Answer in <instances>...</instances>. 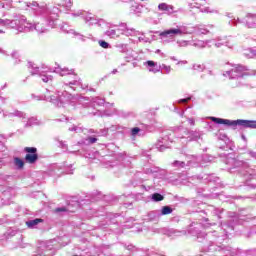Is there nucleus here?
Masks as SVG:
<instances>
[{
  "label": "nucleus",
  "instance_id": "nucleus-51",
  "mask_svg": "<svg viewBox=\"0 0 256 256\" xmlns=\"http://www.w3.org/2000/svg\"><path fill=\"white\" fill-rule=\"evenodd\" d=\"M138 41H139L140 43H150V39L147 38L146 36H140V37H138Z\"/></svg>",
  "mask_w": 256,
  "mask_h": 256
},
{
  "label": "nucleus",
  "instance_id": "nucleus-45",
  "mask_svg": "<svg viewBox=\"0 0 256 256\" xmlns=\"http://www.w3.org/2000/svg\"><path fill=\"white\" fill-rule=\"evenodd\" d=\"M160 71H165L166 75H169V73H171V66L161 64L160 65Z\"/></svg>",
  "mask_w": 256,
  "mask_h": 256
},
{
  "label": "nucleus",
  "instance_id": "nucleus-52",
  "mask_svg": "<svg viewBox=\"0 0 256 256\" xmlns=\"http://www.w3.org/2000/svg\"><path fill=\"white\" fill-rule=\"evenodd\" d=\"M247 127H249L250 129H256V121L248 120Z\"/></svg>",
  "mask_w": 256,
  "mask_h": 256
},
{
  "label": "nucleus",
  "instance_id": "nucleus-58",
  "mask_svg": "<svg viewBox=\"0 0 256 256\" xmlns=\"http://www.w3.org/2000/svg\"><path fill=\"white\" fill-rule=\"evenodd\" d=\"M89 114H90V115L97 116V115H101V112L95 111V112H89Z\"/></svg>",
  "mask_w": 256,
  "mask_h": 256
},
{
  "label": "nucleus",
  "instance_id": "nucleus-7",
  "mask_svg": "<svg viewBox=\"0 0 256 256\" xmlns=\"http://www.w3.org/2000/svg\"><path fill=\"white\" fill-rule=\"evenodd\" d=\"M29 69H32L30 71L31 75H38L43 81V83H47L48 85H51L53 83V75L49 74V71H51V68H45V67H38L37 64L33 62L28 63Z\"/></svg>",
  "mask_w": 256,
  "mask_h": 256
},
{
  "label": "nucleus",
  "instance_id": "nucleus-20",
  "mask_svg": "<svg viewBox=\"0 0 256 256\" xmlns=\"http://www.w3.org/2000/svg\"><path fill=\"white\" fill-rule=\"evenodd\" d=\"M28 229H37L41 223H45L42 218H35L25 222Z\"/></svg>",
  "mask_w": 256,
  "mask_h": 256
},
{
  "label": "nucleus",
  "instance_id": "nucleus-15",
  "mask_svg": "<svg viewBox=\"0 0 256 256\" xmlns=\"http://www.w3.org/2000/svg\"><path fill=\"white\" fill-rule=\"evenodd\" d=\"M117 31L120 35H125L126 37H134L137 35V30H135V28H130L127 23H121Z\"/></svg>",
  "mask_w": 256,
  "mask_h": 256
},
{
  "label": "nucleus",
  "instance_id": "nucleus-46",
  "mask_svg": "<svg viewBox=\"0 0 256 256\" xmlns=\"http://www.w3.org/2000/svg\"><path fill=\"white\" fill-rule=\"evenodd\" d=\"M119 129H121V126H119V125H112L109 128H107L108 133L109 132L110 133H115V132L119 131Z\"/></svg>",
  "mask_w": 256,
  "mask_h": 256
},
{
  "label": "nucleus",
  "instance_id": "nucleus-10",
  "mask_svg": "<svg viewBox=\"0 0 256 256\" xmlns=\"http://www.w3.org/2000/svg\"><path fill=\"white\" fill-rule=\"evenodd\" d=\"M83 21L86 23V25H88V27H93V25H97L102 29L104 27H107V22L104 19L97 18V16L93 15L90 12H86Z\"/></svg>",
  "mask_w": 256,
  "mask_h": 256
},
{
  "label": "nucleus",
  "instance_id": "nucleus-29",
  "mask_svg": "<svg viewBox=\"0 0 256 256\" xmlns=\"http://www.w3.org/2000/svg\"><path fill=\"white\" fill-rule=\"evenodd\" d=\"M171 167L176 171H179V169H187V167L189 166H187V163H185L184 161L175 160L171 163Z\"/></svg>",
  "mask_w": 256,
  "mask_h": 256
},
{
  "label": "nucleus",
  "instance_id": "nucleus-2",
  "mask_svg": "<svg viewBox=\"0 0 256 256\" xmlns=\"http://www.w3.org/2000/svg\"><path fill=\"white\" fill-rule=\"evenodd\" d=\"M199 221L198 224L195 222L190 224V229L188 230L190 235L197 237L198 241H206L202 248L205 253H225V245H223V241H225L224 235H217V231L205 233L199 230V227L209 229V227L216 225L215 222H211L209 218H202ZM195 225H198V227Z\"/></svg>",
  "mask_w": 256,
  "mask_h": 256
},
{
  "label": "nucleus",
  "instance_id": "nucleus-47",
  "mask_svg": "<svg viewBox=\"0 0 256 256\" xmlns=\"http://www.w3.org/2000/svg\"><path fill=\"white\" fill-rule=\"evenodd\" d=\"M0 7H2V9H11V7H13V1H9L5 3H0Z\"/></svg>",
  "mask_w": 256,
  "mask_h": 256
},
{
  "label": "nucleus",
  "instance_id": "nucleus-60",
  "mask_svg": "<svg viewBox=\"0 0 256 256\" xmlns=\"http://www.w3.org/2000/svg\"><path fill=\"white\" fill-rule=\"evenodd\" d=\"M201 13H209V8L200 9Z\"/></svg>",
  "mask_w": 256,
  "mask_h": 256
},
{
  "label": "nucleus",
  "instance_id": "nucleus-43",
  "mask_svg": "<svg viewBox=\"0 0 256 256\" xmlns=\"http://www.w3.org/2000/svg\"><path fill=\"white\" fill-rule=\"evenodd\" d=\"M192 69L194 71H198V73H202V71H205V65H203V64H194Z\"/></svg>",
  "mask_w": 256,
  "mask_h": 256
},
{
  "label": "nucleus",
  "instance_id": "nucleus-50",
  "mask_svg": "<svg viewBox=\"0 0 256 256\" xmlns=\"http://www.w3.org/2000/svg\"><path fill=\"white\" fill-rule=\"evenodd\" d=\"M99 45L100 47H102V49H109L110 44L108 42H106L105 40H99Z\"/></svg>",
  "mask_w": 256,
  "mask_h": 256
},
{
  "label": "nucleus",
  "instance_id": "nucleus-61",
  "mask_svg": "<svg viewBox=\"0 0 256 256\" xmlns=\"http://www.w3.org/2000/svg\"><path fill=\"white\" fill-rule=\"evenodd\" d=\"M132 205H133V203H131V202H124L125 207H131Z\"/></svg>",
  "mask_w": 256,
  "mask_h": 256
},
{
  "label": "nucleus",
  "instance_id": "nucleus-25",
  "mask_svg": "<svg viewBox=\"0 0 256 256\" xmlns=\"http://www.w3.org/2000/svg\"><path fill=\"white\" fill-rule=\"evenodd\" d=\"M192 2H188L189 9H201L204 5L207 4V0H190Z\"/></svg>",
  "mask_w": 256,
  "mask_h": 256
},
{
  "label": "nucleus",
  "instance_id": "nucleus-42",
  "mask_svg": "<svg viewBox=\"0 0 256 256\" xmlns=\"http://www.w3.org/2000/svg\"><path fill=\"white\" fill-rule=\"evenodd\" d=\"M107 135H109V130H107V128L97 130V137H107Z\"/></svg>",
  "mask_w": 256,
  "mask_h": 256
},
{
  "label": "nucleus",
  "instance_id": "nucleus-9",
  "mask_svg": "<svg viewBox=\"0 0 256 256\" xmlns=\"http://www.w3.org/2000/svg\"><path fill=\"white\" fill-rule=\"evenodd\" d=\"M191 31L186 26H177V28H170L160 33V37L165 39L167 37H175V35H191Z\"/></svg>",
  "mask_w": 256,
  "mask_h": 256
},
{
  "label": "nucleus",
  "instance_id": "nucleus-49",
  "mask_svg": "<svg viewBox=\"0 0 256 256\" xmlns=\"http://www.w3.org/2000/svg\"><path fill=\"white\" fill-rule=\"evenodd\" d=\"M116 47L121 53H127V44H118Z\"/></svg>",
  "mask_w": 256,
  "mask_h": 256
},
{
  "label": "nucleus",
  "instance_id": "nucleus-36",
  "mask_svg": "<svg viewBox=\"0 0 256 256\" xmlns=\"http://www.w3.org/2000/svg\"><path fill=\"white\" fill-rule=\"evenodd\" d=\"M209 43H211V45H214V47H216L217 49L225 45V41H223V39L220 37L210 40Z\"/></svg>",
  "mask_w": 256,
  "mask_h": 256
},
{
  "label": "nucleus",
  "instance_id": "nucleus-39",
  "mask_svg": "<svg viewBox=\"0 0 256 256\" xmlns=\"http://www.w3.org/2000/svg\"><path fill=\"white\" fill-rule=\"evenodd\" d=\"M87 11L84 10H77L71 14L72 17H81V19H85Z\"/></svg>",
  "mask_w": 256,
  "mask_h": 256
},
{
  "label": "nucleus",
  "instance_id": "nucleus-40",
  "mask_svg": "<svg viewBox=\"0 0 256 256\" xmlns=\"http://www.w3.org/2000/svg\"><path fill=\"white\" fill-rule=\"evenodd\" d=\"M178 47H189L191 45V40H178L176 41Z\"/></svg>",
  "mask_w": 256,
  "mask_h": 256
},
{
  "label": "nucleus",
  "instance_id": "nucleus-48",
  "mask_svg": "<svg viewBox=\"0 0 256 256\" xmlns=\"http://www.w3.org/2000/svg\"><path fill=\"white\" fill-rule=\"evenodd\" d=\"M206 157L205 159H202V164L203 163H211V161H213V156H209V154H204V155H200V157Z\"/></svg>",
  "mask_w": 256,
  "mask_h": 256
},
{
  "label": "nucleus",
  "instance_id": "nucleus-56",
  "mask_svg": "<svg viewBox=\"0 0 256 256\" xmlns=\"http://www.w3.org/2000/svg\"><path fill=\"white\" fill-rule=\"evenodd\" d=\"M142 155H143L144 157H151V154H149V151H147V150L143 151V152H142Z\"/></svg>",
  "mask_w": 256,
  "mask_h": 256
},
{
  "label": "nucleus",
  "instance_id": "nucleus-64",
  "mask_svg": "<svg viewBox=\"0 0 256 256\" xmlns=\"http://www.w3.org/2000/svg\"><path fill=\"white\" fill-rule=\"evenodd\" d=\"M5 101H7V99H6V98H4V97H0V103H5Z\"/></svg>",
  "mask_w": 256,
  "mask_h": 256
},
{
  "label": "nucleus",
  "instance_id": "nucleus-59",
  "mask_svg": "<svg viewBox=\"0 0 256 256\" xmlns=\"http://www.w3.org/2000/svg\"><path fill=\"white\" fill-rule=\"evenodd\" d=\"M126 249H127L128 251H133L134 246L130 244V245L126 246Z\"/></svg>",
  "mask_w": 256,
  "mask_h": 256
},
{
  "label": "nucleus",
  "instance_id": "nucleus-32",
  "mask_svg": "<svg viewBox=\"0 0 256 256\" xmlns=\"http://www.w3.org/2000/svg\"><path fill=\"white\" fill-rule=\"evenodd\" d=\"M68 131H73L74 133H85L87 129L81 126V124H73L71 127L68 128Z\"/></svg>",
  "mask_w": 256,
  "mask_h": 256
},
{
  "label": "nucleus",
  "instance_id": "nucleus-24",
  "mask_svg": "<svg viewBox=\"0 0 256 256\" xmlns=\"http://www.w3.org/2000/svg\"><path fill=\"white\" fill-rule=\"evenodd\" d=\"M189 136H188V143L191 141H199V139H201V137L203 136V132L199 131V130H190L189 132H186Z\"/></svg>",
  "mask_w": 256,
  "mask_h": 256
},
{
  "label": "nucleus",
  "instance_id": "nucleus-6",
  "mask_svg": "<svg viewBox=\"0 0 256 256\" xmlns=\"http://www.w3.org/2000/svg\"><path fill=\"white\" fill-rule=\"evenodd\" d=\"M41 13L43 15L44 19H47L48 25L53 29L55 27L56 21L59 18V13H61V10L59 7H52V8H47L45 6H40L38 8V15Z\"/></svg>",
  "mask_w": 256,
  "mask_h": 256
},
{
  "label": "nucleus",
  "instance_id": "nucleus-13",
  "mask_svg": "<svg viewBox=\"0 0 256 256\" xmlns=\"http://www.w3.org/2000/svg\"><path fill=\"white\" fill-rule=\"evenodd\" d=\"M15 7H17V9H32L33 11H36V15H38L39 13V3L37 2H25L23 0H19L18 2H15Z\"/></svg>",
  "mask_w": 256,
  "mask_h": 256
},
{
  "label": "nucleus",
  "instance_id": "nucleus-57",
  "mask_svg": "<svg viewBox=\"0 0 256 256\" xmlns=\"http://www.w3.org/2000/svg\"><path fill=\"white\" fill-rule=\"evenodd\" d=\"M177 65H187V60L178 61Z\"/></svg>",
  "mask_w": 256,
  "mask_h": 256
},
{
  "label": "nucleus",
  "instance_id": "nucleus-4",
  "mask_svg": "<svg viewBox=\"0 0 256 256\" xmlns=\"http://www.w3.org/2000/svg\"><path fill=\"white\" fill-rule=\"evenodd\" d=\"M0 26L6 29H13L17 33L33 31V23L21 14H14L12 19H0Z\"/></svg>",
  "mask_w": 256,
  "mask_h": 256
},
{
  "label": "nucleus",
  "instance_id": "nucleus-37",
  "mask_svg": "<svg viewBox=\"0 0 256 256\" xmlns=\"http://www.w3.org/2000/svg\"><path fill=\"white\" fill-rule=\"evenodd\" d=\"M130 135L131 137H143V130H141V128L139 127H133L130 130Z\"/></svg>",
  "mask_w": 256,
  "mask_h": 256
},
{
  "label": "nucleus",
  "instance_id": "nucleus-12",
  "mask_svg": "<svg viewBox=\"0 0 256 256\" xmlns=\"http://www.w3.org/2000/svg\"><path fill=\"white\" fill-rule=\"evenodd\" d=\"M209 156H201V155H188L187 159V167H203V159Z\"/></svg>",
  "mask_w": 256,
  "mask_h": 256
},
{
  "label": "nucleus",
  "instance_id": "nucleus-21",
  "mask_svg": "<svg viewBox=\"0 0 256 256\" xmlns=\"http://www.w3.org/2000/svg\"><path fill=\"white\" fill-rule=\"evenodd\" d=\"M158 11H165L168 15L175 13V6L162 2L158 5Z\"/></svg>",
  "mask_w": 256,
  "mask_h": 256
},
{
  "label": "nucleus",
  "instance_id": "nucleus-1",
  "mask_svg": "<svg viewBox=\"0 0 256 256\" xmlns=\"http://www.w3.org/2000/svg\"><path fill=\"white\" fill-rule=\"evenodd\" d=\"M54 73H58L61 77H65L67 75L71 76V80L68 82H64L63 84V92L61 94L49 95L45 94L44 96H35L32 94V99H37V101H48L55 105V107H65V105H72V107H77L78 105H82V107H101L105 105V99L100 97H95L90 99L89 97L73 95L72 91H79V89H87V85H83V81L80 79L77 74H75L73 69L69 68H61L56 67L54 69Z\"/></svg>",
  "mask_w": 256,
  "mask_h": 256
},
{
  "label": "nucleus",
  "instance_id": "nucleus-3",
  "mask_svg": "<svg viewBox=\"0 0 256 256\" xmlns=\"http://www.w3.org/2000/svg\"><path fill=\"white\" fill-rule=\"evenodd\" d=\"M190 130L189 128H185L183 126H180L177 128V130L175 132H171V131H164L162 133L163 137H161L157 143H156V149H158V151H165V149H169V143H173V137H177V139H182L183 142L182 143H188L189 140V134Z\"/></svg>",
  "mask_w": 256,
  "mask_h": 256
},
{
  "label": "nucleus",
  "instance_id": "nucleus-23",
  "mask_svg": "<svg viewBox=\"0 0 256 256\" xmlns=\"http://www.w3.org/2000/svg\"><path fill=\"white\" fill-rule=\"evenodd\" d=\"M213 27V24L198 25L195 27V31L198 35H207L209 33V29H213Z\"/></svg>",
  "mask_w": 256,
  "mask_h": 256
},
{
  "label": "nucleus",
  "instance_id": "nucleus-31",
  "mask_svg": "<svg viewBox=\"0 0 256 256\" xmlns=\"http://www.w3.org/2000/svg\"><path fill=\"white\" fill-rule=\"evenodd\" d=\"M115 113L116 115H118V117H122L123 119H127L129 117H135V113L125 111V110H115Z\"/></svg>",
  "mask_w": 256,
  "mask_h": 256
},
{
  "label": "nucleus",
  "instance_id": "nucleus-35",
  "mask_svg": "<svg viewBox=\"0 0 256 256\" xmlns=\"http://www.w3.org/2000/svg\"><path fill=\"white\" fill-rule=\"evenodd\" d=\"M57 5H58V7H63L64 9H66V11H69V9H71V7H73V1L61 0V2L58 3Z\"/></svg>",
  "mask_w": 256,
  "mask_h": 256
},
{
  "label": "nucleus",
  "instance_id": "nucleus-44",
  "mask_svg": "<svg viewBox=\"0 0 256 256\" xmlns=\"http://www.w3.org/2000/svg\"><path fill=\"white\" fill-rule=\"evenodd\" d=\"M12 59H15V65H18V63H21V60L19 59V52L18 51H13L11 53Z\"/></svg>",
  "mask_w": 256,
  "mask_h": 256
},
{
  "label": "nucleus",
  "instance_id": "nucleus-54",
  "mask_svg": "<svg viewBox=\"0 0 256 256\" xmlns=\"http://www.w3.org/2000/svg\"><path fill=\"white\" fill-rule=\"evenodd\" d=\"M142 188L145 189V191H151V189H153L154 186L153 185H151V186L142 185Z\"/></svg>",
  "mask_w": 256,
  "mask_h": 256
},
{
  "label": "nucleus",
  "instance_id": "nucleus-41",
  "mask_svg": "<svg viewBox=\"0 0 256 256\" xmlns=\"http://www.w3.org/2000/svg\"><path fill=\"white\" fill-rule=\"evenodd\" d=\"M191 41V46L192 47H198V49H201L203 47H205V42L201 41V40H198V41H193V40H190Z\"/></svg>",
  "mask_w": 256,
  "mask_h": 256
},
{
  "label": "nucleus",
  "instance_id": "nucleus-53",
  "mask_svg": "<svg viewBox=\"0 0 256 256\" xmlns=\"http://www.w3.org/2000/svg\"><path fill=\"white\" fill-rule=\"evenodd\" d=\"M187 121L191 127H195V118L187 117Z\"/></svg>",
  "mask_w": 256,
  "mask_h": 256
},
{
  "label": "nucleus",
  "instance_id": "nucleus-55",
  "mask_svg": "<svg viewBox=\"0 0 256 256\" xmlns=\"http://www.w3.org/2000/svg\"><path fill=\"white\" fill-rule=\"evenodd\" d=\"M86 131H87V133L97 135V130H95V129H89V130H86Z\"/></svg>",
  "mask_w": 256,
  "mask_h": 256
},
{
  "label": "nucleus",
  "instance_id": "nucleus-62",
  "mask_svg": "<svg viewBox=\"0 0 256 256\" xmlns=\"http://www.w3.org/2000/svg\"><path fill=\"white\" fill-rule=\"evenodd\" d=\"M169 232H170L171 235H177V230L172 229V230H169Z\"/></svg>",
  "mask_w": 256,
  "mask_h": 256
},
{
  "label": "nucleus",
  "instance_id": "nucleus-14",
  "mask_svg": "<svg viewBox=\"0 0 256 256\" xmlns=\"http://www.w3.org/2000/svg\"><path fill=\"white\" fill-rule=\"evenodd\" d=\"M189 101H191V97L182 98V99L174 102L173 106H174L175 113L180 115V117H183V115H185V110L183 109V105H187V103H189Z\"/></svg>",
  "mask_w": 256,
  "mask_h": 256
},
{
  "label": "nucleus",
  "instance_id": "nucleus-18",
  "mask_svg": "<svg viewBox=\"0 0 256 256\" xmlns=\"http://www.w3.org/2000/svg\"><path fill=\"white\" fill-rule=\"evenodd\" d=\"M44 22H38L35 24H32L33 26V30L37 31V33H45L47 31V27H51L48 22L47 19L44 18Z\"/></svg>",
  "mask_w": 256,
  "mask_h": 256
},
{
  "label": "nucleus",
  "instance_id": "nucleus-22",
  "mask_svg": "<svg viewBox=\"0 0 256 256\" xmlns=\"http://www.w3.org/2000/svg\"><path fill=\"white\" fill-rule=\"evenodd\" d=\"M130 11H131V13H134V15H141V13H143V5H141L135 1H131L130 2Z\"/></svg>",
  "mask_w": 256,
  "mask_h": 256
},
{
  "label": "nucleus",
  "instance_id": "nucleus-17",
  "mask_svg": "<svg viewBox=\"0 0 256 256\" xmlns=\"http://www.w3.org/2000/svg\"><path fill=\"white\" fill-rule=\"evenodd\" d=\"M144 173H146V175H154V177L161 178L165 177L166 171L164 169L154 166L150 168H145Z\"/></svg>",
  "mask_w": 256,
  "mask_h": 256
},
{
  "label": "nucleus",
  "instance_id": "nucleus-28",
  "mask_svg": "<svg viewBox=\"0 0 256 256\" xmlns=\"http://www.w3.org/2000/svg\"><path fill=\"white\" fill-rule=\"evenodd\" d=\"M248 120H237V121H231V120H225V125H228L230 127H237V125H240L242 127H247Z\"/></svg>",
  "mask_w": 256,
  "mask_h": 256
},
{
  "label": "nucleus",
  "instance_id": "nucleus-5",
  "mask_svg": "<svg viewBox=\"0 0 256 256\" xmlns=\"http://www.w3.org/2000/svg\"><path fill=\"white\" fill-rule=\"evenodd\" d=\"M204 119H208L210 122H205L204 129L209 133H213V131H218L216 133V137L219 141H225V130H220V125H225V119L218 118L215 116H207Z\"/></svg>",
  "mask_w": 256,
  "mask_h": 256
},
{
  "label": "nucleus",
  "instance_id": "nucleus-11",
  "mask_svg": "<svg viewBox=\"0 0 256 256\" xmlns=\"http://www.w3.org/2000/svg\"><path fill=\"white\" fill-rule=\"evenodd\" d=\"M24 153H26V156L24 158V161L26 163L34 165V163H37V161H39V154L37 153L36 147H25Z\"/></svg>",
  "mask_w": 256,
  "mask_h": 256
},
{
  "label": "nucleus",
  "instance_id": "nucleus-16",
  "mask_svg": "<svg viewBox=\"0 0 256 256\" xmlns=\"http://www.w3.org/2000/svg\"><path fill=\"white\" fill-rule=\"evenodd\" d=\"M77 207H79V204L77 202H75L74 204H68L67 206H61V207H57L54 210V213H75V210L77 209Z\"/></svg>",
  "mask_w": 256,
  "mask_h": 256
},
{
  "label": "nucleus",
  "instance_id": "nucleus-26",
  "mask_svg": "<svg viewBox=\"0 0 256 256\" xmlns=\"http://www.w3.org/2000/svg\"><path fill=\"white\" fill-rule=\"evenodd\" d=\"M160 217H161V214L159 213V210L150 211L148 212L145 218V221H148V222L159 221Z\"/></svg>",
  "mask_w": 256,
  "mask_h": 256
},
{
  "label": "nucleus",
  "instance_id": "nucleus-30",
  "mask_svg": "<svg viewBox=\"0 0 256 256\" xmlns=\"http://www.w3.org/2000/svg\"><path fill=\"white\" fill-rule=\"evenodd\" d=\"M14 167L17 169V171H21L23 167H25V161L21 159L20 157H14L13 158Z\"/></svg>",
  "mask_w": 256,
  "mask_h": 256
},
{
  "label": "nucleus",
  "instance_id": "nucleus-27",
  "mask_svg": "<svg viewBox=\"0 0 256 256\" xmlns=\"http://www.w3.org/2000/svg\"><path fill=\"white\" fill-rule=\"evenodd\" d=\"M97 141H99V138H97V135L88 136L87 138L79 141L78 145H94V143H97Z\"/></svg>",
  "mask_w": 256,
  "mask_h": 256
},
{
  "label": "nucleus",
  "instance_id": "nucleus-63",
  "mask_svg": "<svg viewBox=\"0 0 256 256\" xmlns=\"http://www.w3.org/2000/svg\"><path fill=\"white\" fill-rule=\"evenodd\" d=\"M206 73H208V75H211V76L215 75V73H213L212 70H206Z\"/></svg>",
  "mask_w": 256,
  "mask_h": 256
},
{
  "label": "nucleus",
  "instance_id": "nucleus-33",
  "mask_svg": "<svg viewBox=\"0 0 256 256\" xmlns=\"http://www.w3.org/2000/svg\"><path fill=\"white\" fill-rule=\"evenodd\" d=\"M165 199V196L162 195L161 193L155 192L150 196V200L153 203H159Z\"/></svg>",
  "mask_w": 256,
  "mask_h": 256
},
{
  "label": "nucleus",
  "instance_id": "nucleus-8",
  "mask_svg": "<svg viewBox=\"0 0 256 256\" xmlns=\"http://www.w3.org/2000/svg\"><path fill=\"white\" fill-rule=\"evenodd\" d=\"M3 117H18L19 119H22L24 123L27 119V121L24 125V127H26V128L33 127V125H41V121L39 119H37V117L27 118V114H25L24 112H21L19 110H15L14 112L9 113V114L3 113Z\"/></svg>",
  "mask_w": 256,
  "mask_h": 256
},
{
  "label": "nucleus",
  "instance_id": "nucleus-19",
  "mask_svg": "<svg viewBox=\"0 0 256 256\" xmlns=\"http://www.w3.org/2000/svg\"><path fill=\"white\" fill-rule=\"evenodd\" d=\"M146 67L150 73H159L161 72V65H158L157 62L153 60H148L145 62Z\"/></svg>",
  "mask_w": 256,
  "mask_h": 256
},
{
  "label": "nucleus",
  "instance_id": "nucleus-38",
  "mask_svg": "<svg viewBox=\"0 0 256 256\" xmlns=\"http://www.w3.org/2000/svg\"><path fill=\"white\" fill-rule=\"evenodd\" d=\"M171 213H173L171 206H163L159 211L160 217H163V215H171Z\"/></svg>",
  "mask_w": 256,
  "mask_h": 256
},
{
  "label": "nucleus",
  "instance_id": "nucleus-34",
  "mask_svg": "<svg viewBox=\"0 0 256 256\" xmlns=\"http://www.w3.org/2000/svg\"><path fill=\"white\" fill-rule=\"evenodd\" d=\"M105 35L107 37H110V39H117V37H119L121 33H119L117 29H109L105 32Z\"/></svg>",
  "mask_w": 256,
  "mask_h": 256
}]
</instances>
